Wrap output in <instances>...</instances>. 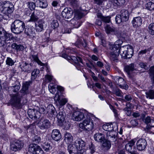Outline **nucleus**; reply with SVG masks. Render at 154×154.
<instances>
[{"label":"nucleus","instance_id":"f257e3e1","mask_svg":"<svg viewBox=\"0 0 154 154\" xmlns=\"http://www.w3.org/2000/svg\"><path fill=\"white\" fill-rule=\"evenodd\" d=\"M14 10V6L12 3L8 1L0 2V12L8 16Z\"/></svg>","mask_w":154,"mask_h":154},{"label":"nucleus","instance_id":"f03ea898","mask_svg":"<svg viewBox=\"0 0 154 154\" xmlns=\"http://www.w3.org/2000/svg\"><path fill=\"white\" fill-rule=\"evenodd\" d=\"M9 94L11 98L10 103L11 105L17 109L20 108L22 106L21 101L23 96L22 94L17 92L15 94Z\"/></svg>","mask_w":154,"mask_h":154},{"label":"nucleus","instance_id":"7ed1b4c3","mask_svg":"<svg viewBox=\"0 0 154 154\" xmlns=\"http://www.w3.org/2000/svg\"><path fill=\"white\" fill-rule=\"evenodd\" d=\"M24 22L19 20H16L12 23L11 26V30L12 32L18 34L22 32L25 28Z\"/></svg>","mask_w":154,"mask_h":154},{"label":"nucleus","instance_id":"20e7f679","mask_svg":"<svg viewBox=\"0 0 154 154\" xmlns=\"http://www.w3.org/2000/svg\"><path fill=\"white\" fill-rule=\"evenodd\" d=\"M87 117V119L84 120L83 122L79 124V127L82 130L81 131H90L94 128V126L91 117Z\"/></svg>","mask_w":154,"mask_h":154},{"label":"nucleus","instance_id":"39448f33","mask_svg":"<svg viewBox=\"0 0 154 154\" xmlns=\"http://www.w3.org/2000/svg\"><path fill=\"white\" fill-rule=\"evenodd\" d=\"M120 14H117L115 18V20L117 23L126 22L129 18V14L128 11L125 9L122 10Z\"/></svg>","mask_w":154,"mask_h":154},{"label":"nucleus","instance_id":"423d86ee","mask_svg":"<svg viewBox=\"0 0 154 154\" xmlns=\"http://www.w3.org/2000/svg\"><path fill=\"white\" fill-rule=\"evenodd\" d=\"M37 125L40 130L43 132H46L51 126V122L47 119L40 120Z\"/></svg>","mask_w":154,"mask_h":154},{"label":"nucleus","instance_id":"0eeeda50","mask_svg":"<svg viewBox=\"0 0 154 154\" xmlns=\"http://www.w3.org/2000/svg\"><path fill=\"white\" fill-rule=\"evenodd\" d=\"M125 50L123 51L121 55L122 58L125 59H129L131 58L133 54L134 50L132 46L126 45L123 46Z\"/></svg>","mask_w":154,"mask_h":154},{"label":"nucleus","instance_id":"6e6552de","mask_svg":"<svg viewBox=\"0 0 154 154\" xmlns=\"http://www.w3.org/2000/svg\"><path fill=\"white\" fill-rule=\"evenodd\" d=\"M24 145V143L23 141H14L11 144V149L14 152L20 151L23 148Z\"/></svg>","mask_w":154,"mask_h":154},{"label":"nucleus","instance_id":"1a4fd4ad","mask_svg":"<svg viewBox=\"0 0 154 154\" xmlns=\"http://www.w3.org/2000/svg\"><path fill=\"white\" fill-rule=\"evenodd\" d=\"M135 67L136 65L134 63L126 65L124 66V70L127 73L129 77H132L131 75L133 73H134L135 74H136L134 71H138V70Z\"/></svg>","mask_w":154,"mask_h":154},{"label":"nucleus","instance_id":"9d476101","mask_svg":"<svg viewBox=\"0 0 154 154\" xmlns=\"http://www.w3.org/2000/svg\"><path fill=\"white\" fill-rule=\"evenodd\" d=\"M46 24L44 21L40 19L35 23V28L37 32H41L44 30Z\"/></svg>","mask_w":154,"mask_h":154},{"label":"nucleus","instance_id":"9b49d317","mask_svg":"<svg viewBox=\"0 0 154 154\" xmlns=\"http://www.w3.org/2000/svg\"><path fill=\"white\" fill-rule=\"evenodd\" d=\"M122 41L121 40H118L116 42L115 44L110 47V53H114L120 54V50L121 47V45L122 43Z\"/></svg>","mask_w":154,"mask_h":154},{"label":"nucleus","instance_id":"f8f14e48","mask_svg":"<svg viewBox=\"0 0 154 154\" xmlns=\"http://www.w3.org/2000/svg\"><path fill=\"white\" fill-rule=\"evenodd\" d=\"M20 66L22 71L28 73L30 72L33 68L31 63H29L24 61L21 62Z\"/></svg>","mask_w":154,"mask_h":154},{"label":"nucleus","instance_id":"ddd939ff","mask_svg":"<svg viewBox=\"0 0 154 154\" xmlns=\"http://www.w3.org/2000/svg\"><path fill=\"white\" fill-rule=\"evenodd\" d=\"M29 117L31 119H37L40 117V114L37 110L35 109H29L28 111Z\"/></svg>","mask_w":154,"mask_h":154},{"label":"nucleus","instance_id":"4468645a","mask_svg":"<svg viewBox=\"0 0 154 154\" xmlns=\"http://www.w3.org/2000/svg\"><path fill=\"white\" fill-rule=\"evenodd\" d=\"M73 11L70 8H66L62 12V15L66 19L71 18L73 14Z\"/></svg>","mask_w":154,"mask_h":154},{"label":"nucleus","instance_id":"2eb2a0df","mask_svg":"<svg viewBox=\"0 0 154 154\" xmlns=\"http://www.w3.org/2000/svg\"><path fill=\"white\" fill-rule=\"evenodd\" d=\"M69 58H68L69 60H71L72 62H74L75 64V66L76 68L78 69H79V66H82V65L79 64V63L80 62L83 63L82 62V60L81 57H75L74 56H69Z\"/></svg>","mask_w":154,"mask_h":154},{"label":"nucleus","instance_id":"dca6fc26","mask_svg":"<svg viewBox=\"0 0 154 154\" xmlns=\"http://www.w3.org/2000/svg\"><path fill=\"white\" fill-rule=\"evenodd\" d=\"M147 142L145 139H140L137 141V149L139 150H143L145 148Z\"/></svg>","mask_w":154,"mask_h":154},{"label":"nucleus","instance_id":"f3484780","mask_svg":"<svg viewBox=\"0 0 154 154\" xmlns=\"http://www.w3.org/2000/svg\"><path fill=\"white\" fill-rule=\"evenodd\" d=\"M116 129L114 130V128H113L111 131H107L106 133L107 139L111 142H115L116 140V137L115 135L116 133Z\"/></svg>","mask_w":154,"mask_h":154},{"label":"nucleus","instance_id":"a211bd4d","mask_svg":"<svg viewBox=\"0 0 154 154\" xmlns=\"http://www.w3.org/2000/svg\"><path fill=\"white\" fill-rule=\"evenodd\" d=\"M51 137L52 138L56 141H59L62 137L60 131L57 129H55L52 130Z\"/></svg>","mask_w":154,"mask_h":154},{"label":"nucleus","instance_id":"6ab92c4d","mask_svg":"<svg viewBox=\"0 0 154 154\" xmlns=\"http://www.w3.org/2000/svg\"><path fill=\"white\" fill-rule=\"evenodd\" d=\"M72 117L73 120L77 121L82 120L84 118V114L80 111H75L72 114Z\"/></svg>","mask_w":154,"mask_h":154},{"label":"nucleus","instance_id":"aec40b11","mask_svg":"<svg viewBox=\"0 0 154 154\" xmlns=\"http://www.w3.org/2000/svg\"><path fill=\"white\" fill-rule=\"evenodd\" d=\"M73 143L76 147L78 148V150L79 149L81 150V149L83 150L85 149L86 144L84 141L79 138L77 139Z\"/></svg>","mask_w":154,"mask_h":154},{"label":"nucleus","instance_id":"412c9836","mask_svg":"<svg viewBox=\"0 0 154 154\" xmlns=\"http://www.w3.org/2000/svg\"><path fill=\"white\" fill-rule=\"evenodd\" d=\"M24 29H25L24 32L27 36L31 38H33L35 37V33L33 28L32 27H27Z\"/></svg>","mask_w":154,"mask_h":154},{"label":"nucleus","instance_id":"4be33fe9","mask_svg":"<svg viewBox=\"0 0 154 154\" xmlns=\"http://www.w3.org/2000/svg\"><path fill=\"white\" fill-rule=\"evenodd\" d=\"M31 83V82H27L24 83L23 85L22 88L19 93L22 94V95L23 96L28 94L29 93L28 88Z\"/></svg>","mask_w":154,"mask_h":154},{"label":"nucleus","instance_id":"5701e85b","mask_svg":"<svg viewBox=\"0 0 154 154\" xmlns=\"http://www.w3.org/2000/svg\"><path fill=\"white\" fill-rule=\"evenodd\" d=\"M78 149L74 143L69 144L67 147V151L69 154H76Z\"/></svg>","mask_w":154,"mask_h":154},{"label":"nucleus","instance_id":"b1692460","mask_svg":"<svg viewBox=\"0 0 154 154\" xmlns=\"http://www.w3.org/2000/svg\"><path fill=\"white\" fill-rule=\"evenodd\" d=\"M94 138L95 141L100 143H102L105 140V135L102 133H97L94 135Z\"/></svg>","mask_w":154,"mask_h":154},{"label":"nucleus","instance_id":"393cba45","mask_svg":"<svg viewBox=\"0 0 154 154\" xmlns=\"http://www.w3.org/2000/svg\"><path fill=\"white\" fill-rule=\"evenodd\" d=\"M66 116V113L63 111H60L57 114H56V116L58 123L61 124V122L64 121Z\"/></svg>","mask_w":154,"mask_h":154},{"label":"nucleus","instance_id":"a878e982","mask_svg":"<svg viewBox=\"0 0 154 154\" xmlns=\"http://www.w3.org/2000/svg\"><path fill=\"white\" fill-rule=\"evenodd\" d=\"M142 20L140 17H137L133 18L132 23L134 27L136 28L141 26Z\"/></svg>","mask_w":154,"mask_h":154},{"label":"nucleus","instance_id":"bb28decb","mask_svg":"<svg viewBox=\"0 0 154 154\" xmlns=\"http://www.w3.org/2000/svg\"><path fill=\"white\" fill-rule=\"evenodd\" d=\"M134 142L133 140L131 141L126 144L125 146L126 150L130 153L132 152L134 150Z\"/></svg>","mask_w":154,"mask_h":154},{"label":"nucleus","instance_id":"cd10ccee","mask_svg":"<svg viewBox=\"0 0 154 154\" xmlns=\"http://www.w3.org/2000/svg\"><path fill=\"white\" fill-rule=\"evenodd\" d=\"M54 100L55 101H58L60 105H64L67 102V100L66 98H63L61 99L60 96L57 93L54 97Z\"/></svg>","mask_w":154,"mask_h":154},{"label":"nucleus","instance_id":"c85d7f7f","mask_svg":"<svg viewBox=\"0 0 154 154\" xmlns=\"http://www.w3.org/2000/svg\"><path fill=\"white\" fill-rule=\"evenodd\" d=\"M64 140L67 143L70 144L73 141V137L69 133L66 132L64 134Z\"/></svg>","mask_w":154,"mask_h":154},{"label":"nucleus","instance_id":"c756f323","mask_svg":"<svg viewBox=\"0 0 154 154\" xmlns=\"http://www.w3.org/2000/svg\"><path fill=\"white\" fill-rule=\"evenodd\" d=\"M125 82L123 79L122 78H119L118 79V85L120 88L125 90L128 88V85L125 83Z\"/></svg>","mask_w":154,"mask_h":154},{"label":"nucleus","instance_id":"7c9ffc66","mask_svg":"<svg viewBox=\"0 0 154 154\" xmlns=\"http://www.w3.org/2000/svg\"><path fill=\"white\" fill-rule=\"evenodd\" d=\"M40 147L39 146L35 143H31L29 146V151L30 152H33V154L34 152L38 150Z\"/></svg>","mask_w":154,"mask_h":154},{"label":"nucleus","instance_id":"2f4dec72","mask_svg":"<svg viewBox=\"0 0 154 154\" xmlns=\"http://www.w3.org/2000/svg\"><path fill=\"white\" fill-rule=\"evenodd\" d=\"M69 23L71 24L73 28H78L81 25L80 21L79 20H76L75 19H72L70 21Z\"/></svg>","mask_w":154,"mask_h":154},{"label":"nucleus","instance_id":"473e14b6","mask_svg":"<svg viewBox=\"0 0 154 154\" xmlns=\"http://www.w3.org/2000/svg\"><path fill=\"white\" fill-rule=\"evenodd\" d=\"M42 146L43 149L47 152L49 151L52 149V144L48 142L43 143Z\"/></svg>","mask_w":154,"mask_h":154},{"label":"nucleus","instance_id":"72a5a7b5","mask_svg":"<svg viewBox=\"0 0 154 154\" xmlns=\"http://www.w3.org/2000/svg\"><path fill=\"white\" fill-rule=\"evenodd\" d=\"M125 3V0H113L112 2L113 5L116 6L123 5Z\"/></svg>","mask_w":154,"mask_h":154},{"label":"nucleus","instance_id":"f704fd0d","mask_svg":"<svg viewBox=\"0 0 154 154\" xmlns=\"http://www.w3.org/2000/svg\"><path fill=\"white\" fill-rule=\"evenodd\" d=\"M47 112L48 113H55L57 112L55 109L52 104L49 105L46 108Z\"/></svg>","mask_w":154,"mask_h":154},{"label":"nucleus","instance_id":"c9c22d12","mask_svg":"<svg viewBox=\"0 0 154 154\" xmlns=\"http://www.w3.org/2000/svg\"><path fill=\"white\" fill-rule=\"evenodd\" d=\"M61 123H58L59 125L62 126L65 129H68L70 126V124L69 121H63Z\"/></svg>","mask_w":154,"mask_h":154},{"label":"nucleus","instance_id":"e433bc0d","mask_svg":"<svg viewBox=\"0 0 154 154\" xmlns=\"http://www.w3.org/2000/svg\"><path fill=\"white\" fill-rule=\"evenodd\" d=\"M20 88V85H14L13 86H11L9 88V93H11L12 92H17Z\"/></svg>","mask_w":154,"mask_h":154},{"label":"nucleus","instance_id":"4c0bfd02","mask_svg":"<svg viewBox=\"0 0 154 154\" xmlns=\"http://www.w3.org/2000/svg\"><path fill=\"white\" fill-rule=\"evenodd\" d=\"M119 54L114 53H110V58L112 61H113L115 62H117L118 61L117 57L119 56Z\"/></svg>","mask_w":154,"mask_h":154},{"label":"nucleus","instance_id":"58836bf2","mask_svg":"<svg viewBox=\"0 0 154 154\" xmlns=\"http://www.w3.org/2000/svg\"><path fill=\"white\" fill-rule=\"evenodd\" d=\"M40 72L39 70L38 69H35L32 72L31 74L32 80H34L38 76Z\"/></svg>","mask_w":154,"mask_h":154},{"label":"nucleus","instance_id":"ea45409f","mask_svg":"<svg viewBox=\"0 0 154 154\" xmlns=\"http://www.w3.org/2000/svg\"><path fill=\"white\" fill-rule=\"evenodd\" d=\"M30 58L31 60L36 62L38 64L42 66L43 63L39 60L36 55H32L30 57Z\"/></svg>","mask_w":154,"mask_h":154},{"label":"nucleus","instance_id":"a19ab883","mask_svg":"<svg viewBox=\"0 0 154 154\" xmlns=\"http://www.w3.org/2000/svg\"><path fill=\"white\" fill-rule=\"evenodd\" d=\"M111 141L109 140H106L105 139L104 141L103 142V146L104 147H105L107 149H109L110 148L111 146Z\"/></svg>","mask_w":154,"mask_h":154},{"label":"nucleus","instance_id":"79ce46f5","mask_svg":"<svg viewBox=\"0 0 154 154\" xmlns=\"http://www.w3.org/2000/svg\"><path fill=\"white\" fill-rule=\"evenodd\" d=\"M12 47L17 51H23V50L24 47L20 45H17L15 43L12 44Z\"/></svg>","mask_w":154,"mask_h":154},{"label":"nucleus","instance_id":"37998d69","mask_svg":"<svg viewBox=\"0 0 154 154\" xmlns=\"http://www.w3.org/2000/svg\"><path fill=\"white\" fill-rule=\"evenodd\" d=\"M105 28L106 32L108 34L112 32H114L115 30L114 27H111L108 25H107L105 27Z\"/></svg>","mask_w":154,"mask_h":154},{"label":"nucleus","instance_id":"c03bdc74","mask_svg":"<svg viewBox=\"0 0 154 154\" xmlns=\"http://www.w3.org/2000/svg\"><path fill=\"white\" fill-rule=\"evenodd\" d=\"M145 6L148 10L150 11L154 10V3L150 1L146 3Z\"/></svg>","mask_w":154,"mask_h":154},{"label":"nucleus","instance_id":"a18cd8bd","mask_svg":"<svg viewBox=\"0 0 154 154\" xmlns=\"http://www.w3.org/2000/svg\"><path fill=\"white\" fill-rule=\"evenodd\" d=\"M146 97L147 98H149L150 99L154 98V91L150 90L149 92L146 93Z\"/></svg>","mask_w":154,"mask_h":154},{"label":"nucleus","instance_id":"49530a36","mask_svg":"<svg viewBox=\"0 0 154 154\" xmlns=\"http://www.w3.org/2000/svg\"><path fill=\"white\" fill-rule=\"evenodd\" d=\"M149 70L151 79L152 81V83L154 84V66L151 67Z\"/></svg>","mask_w":154,"mask_h":154},{"label":"nucleus","instance_id":"de8ad7c7","mask_svg":"<svg viewBox=\"0 0 154 154\" xmlns=\"http://www.w3.org/2000/svg\"><path fill=\"white\" fill-rule=\"evenodd\" d=\"M49 90L51 93L54 94V93L56 91V87L53 85V84L50 83L48 86Z\"/></svg>","mask_w":154,"mask_h":154},{"label":"nucleus","instance_id":"09e8293b","mask_svg":"<svg viewBox=\"0 0 154 154\" xmlns=\"http://www.w3.org/2000/svg\"><path fill=\"white\" fill-rule=\"evenodd\" d=\"M28 7L31 10H34L36 6L35 3L32 2H28L27 3Z\"/></svg>","mask_w":154,"mask_h":154},{"label":"nucleus","instance_id":"8fccbe9b","mask_svg":"<svg viewBox=\"0 0 154 154\" xmlns=\"http://www.w3.org/2000/svg\"><path fill=\"white\" fill-rule=\"evenodd\" d=\"M148 28L149 33L152 35H154V23H151Z\"/></svg>","mask_w":154,"mask_h":154},{"label":"nucleus","instance_id":"3c124183","mask_svg":"<svg viewBox=\"0 0 154 154\" xmlns=\"http://www.w3.org/2000/svg\"><path fill=\"white\" fill-rule=\"evenodd\" d=\"M39 17H38L37 16L32 14L30 16V19L29 20V22H33L35 23L38 21Z\"/></svg>","mask_w":154,"mask_h":154},{"label":"nucleus","instance_id":"603ef678","mask_svg":"<svg viewBox=\"0 0 154 154\" xmlns=\"http://www.w3.org/2000/svg\"><path fill=\"white\" fill-rule=\"evenodd\" d=\"M32 141L36 143H38L41 140V138L39 136L35 135L32 138Z\"/></svg>","mask_w":154,"mask_h":154},{"label":"nucleus","instance_id":"864d4df0","mask_svg":"<svg viewBox=\"0 0 154 154\" xmlns=\"http://www.w3.org/2000/svg\"><path fill=\"white\" fill-rule=\"evenodd\" d=\"M139 65L142 68H144L145 69H148L149 67V65L147 63L141 62Z\"/></svg>","mask_w":154,"mask_h":154},{"label":"nucleus","instance_id":"5fc2aeb1","mask_svg":"<svg viewBox=\"0 0 154 154\" xmlns=\"http://www.w3.org/2000/svg\"><path fill=\"white\" fill-rule=\"evenodd\" d=\"M89 148L90 150V153L91 154H93L95 152V146L94 144L91 142V144L89 145Z\"/></svg>","mask_w":154,"mask_h":154},{"label":"nucleus","instance_id":"6e6d98bb","mask_svg":"<svg viewBox=\"0 0 154 154\" xmlns=\"http://www.w3.org/2000/svg\"><path fill=\"white\" fill-rule=\"evenodd\" d=\"M59 26V23L57 20H53L51 23V26L54 29L57 27Z\"/></svg>","mask_w":154,"mask_h":154},{"label":"nucleus","instance_id":"4d7b16f0","mask_svg":"<svg viewBox=\"0 0 154 154\" xmlns=\"http://www.w3.org/2000/svg\"><path fill=\"white\" fill-rule=\"evenodd\" d=\"M6 64L10 66L14 65V62L10 58L8 57L6 61Z\"/></svg>","mask_w":154,"mask_h":154},{"label":"nucleus","instance_id":"13d9d810","mask_svg":"<svg viewBox=\"0 0 154 154\" xmlns=\"http://www.w3.org/2000/svg\"><path fill=\"white\" fill-rule=\"evenodd\" d=\"M103 128L104 130L109 131H111V126L110 125H104L103 126Z\"/></svg>","mask_w":154,"mask_h":154},{"label":"nucleus","instance_id":"bf43d9fd","mask_svg":"<svg viewBox=\"0 0 154 154\" xmlns=\"http://www.w3.org/2000/svg\"><path fill=\"white\" fill-rule=\"evenodd\" d=\"M48 113V117L50 120H52L54 119L55 118V116H56L57 112H55V113H54V114L52 113Z\"/></svg>","mask_w":154,"mask_h":154},{"label":"nucleus","instance_id":"052dcab7","mask_svg":"<svg viewBox=\"0 0 154 154\" xmlns=\"http://www.w3.org/2000/svg\"><path fill=\"white\" fill-rule=\"evenodd\" d=\"M132 99V97L130 94H128L125 95V99L122 100L125 102L129 101L131 100Z\"/></svg>","mask_w":154,"mask_h":154},{"label":"nucleus","instance_id":"680f3d73","mask_svg":"<svg viewBox=\"0 0 154 154\" xmlns=\"http://www.w3.org/2000/svg\"><path fill=\"white\" fill-rule=\"evenodd\" d=\"M110 17L109 16L103 17H102V21L105 23H109L110 21Z\"/></svg>","mask_w":154,"mask_h":154},{"label":"nucleus","instance_id":"e2e57ef3","mask_svg":"<svg viewBox=\"0 0 154 154\" xmlns=\"http://www.w3.org/2000/svg\"><path fill=\"white\" fill-rule=\"evenodd\" d=\"M152 119L150 118V117L149 116H147L143 120V121L146 124H148L149 123L150 124V122L152 121Z\"/></svg>","mask_w":154,"mask_h":154},{"label":"nucleus","instance_id":"0e129e2a","mask_svg":"<svg viewBox=\"0 0 154 154\" xmlns=\"http://www.w3.org/2000/svg\"><path fill=\"white\" fill-rule=\"evenodd\" d=\"M110 108L112 110V111H113L115 116L116 118H117L118 117V111L117 109H115L114 107L113 106L111 105L110 106Z\"/></svg>","mask_w":154,"mask_h":154},{"label":"nucleus","instance_id":"69168bd1","mask_svg":"<svg viewBox=\"0 0 154 154\" xmlns=\"http://www.w3.org/2000/svg\"><path fill=\"white\" fill-rule=\"evenodd\" d=\"M94 3L99 5H102L103 3L105 0H94Z\"/></svg>","mask_w":154,"mask_h":154},{"label":"nucleus","instance_id":"338daca9","mask_svg":"<svg viewBox=\"0 0 154 154\" xmlns=\"http://www.w3.org/2000/svg\"><path fill=\"white\" fill-rule=\"evenodd\" d=\"M33 154H44V152L41 148L40 147L38 150L34 152Z\"/></svg>","mask_w":154,"mask_h":154},{"label":"nucleus","instance_id":"774afa93","mask_svg":"<svg viewBox=\"0 0 154 154\" xmlns=\"http://www.w3.org/2000/svg\"><path fill=\"white\" fill-rule=\"evenodd\" d=\"M41 12L40 11L38 10H34V11L32 13L33 14L35 15V16H37L38 17H39L40 16V14Z\"/></svg>","mask_w":154,"mask_h":154}]
</instances>
